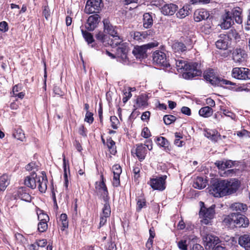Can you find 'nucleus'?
<instances>
[{"instance_id": "16", "label": "nucleus", "mask_w": 250, "mask_h": 250, "mask_svg": "<svg viewBox=\"0 0 250 250\" xmlns=\"http://www.w3.org/2000/svg\"><path fill=\"white\" fill-rule=\"evenodd\" d=\"M111 213V209L109 204L104 203L102 209V213L101 214L99 228L104 225Z\"/></svg>"}, {"instance_id": "54", "label": "nucleus", "mask_w": 250, "mask_h": 250, "mask_svg": "<svg viewBox=\"0 0 250 250\" xmlns=\"http://www.w3.org/2000/svg\"><path fill=\"white\" fill-rule=\"evenodd\" d=\"M124 97L123 98V102L124 103H125L132 96V94L130 91H128L127 89H125L124 90Z\"/></svg>"}, {"instance_id": "13", "label": "nucleus", "mask_w": 250, "mask_h": 250, "mask_svg": "<svg viewBox=\"0 0 250 250\" xmlns=\"http://www.w3.org/2000/svg\"><path fill=\"white\" fill-rule=\"evenodd\" d=\"M233 224L237 227L247 228L249 225V220L248 218L242 214L234 213Z\"/></svg>"}, {"instance_id": "15", "label": "nucleus", "mask_w": 250, "mask_h": 250, "mask_svg": "<svg viewBox=\"0 0 250 250\" xmlns=\"http://www.w3.org/2000/svg\"><path fill=\"white\" fill-rule=\"evenodd\" d=\"M100 17L98 14L90 16L86 22L85 28L89 31H93L100 22Z\"/></svg>"}, {"instance_id": "52", "label": "nucleus", "mask_w": 250, "mask_h": 250, "mask_svg": "<svg viewBox=\"0 0 250 250\" xmlns=\"http://www.w3.org/2000/svg\"><path fill=\"white\" fill-rule=\"evenodd\" d=\"M137 210L138 211L141 210V209L146 206V200L144 199L140 198L138 199L137 203Z\"/></svg>"}, {"instance_id": "35", "label": "nucleus", "mask_w": 250, "mask_h": 250, "mask_svg": "<svg viewBox=\"0 0 250 250\" xmlns=\"http://www.w3.org/2000/svg\"><path fill=\"white\" fill-rule=\"evenodd\" d=\"M205 136L212 141L216 142L221 135L215 130H209L206 131Z\"/></svg>"}, {"instance_id": "58", "label": "nucleus", "mask_w": 250, "mask_h": 250, "mask_svg": "<svg viewBox=\"0 0 250 250\" xmlns=\"http://www.w3.org/2000/svg\"><path fill=\"white\" fill-rule=\"evenodd\" d=\"M94 118L93 117V114L91 112L87 111L85 114L84 121L89 124H92L93 122Z\"/></svg>"}, {"instance_id": "29", "label": "nucleus", "mask_w": 250, "mask_h": 250, "mask_svg": "<svg viewBox=\"0 0 250 250\" xmlns=\"http://www.w3.org/2000/svg\"><path fill=\"white\" fill-rule=\"evenodd\" d=\"M215 165L219 169L224 170L232 167L234 165V162L231 160L218 161L215 163Z\"/></svg>"}, {"instance_id": "57", "label": "nucleus", "mask_w": 250, "mask_h": 250, "mask_svg": "<svg viewBox=\"0 0 250 250\" xmlns=\"http://www.w3.org/2000/svg\"><path fill=\"white\" fill-rule=\"evenodd\" d=\"M194 41H193L192 38L190 37H187L186 39L185 40V44L187 46V49L191 48L192 47L193 42Z\"/></svg>"}, {"instance_id": "7", "label": "nucleus", "mask_w": 250, "mask_h": 250, "mask_svg": "<svg viewBox=\"0 0 250 250\" xmlns=\"http://www.w3.org/2000/svg\"><path fill=\"white\" fill-rule=\"evenodd\" d=\"M231 76L238 80H250V69L245 67L233 68L231 71Z\"/></svg>"}, {"instance_id": "53", "label": "nucleus", "mask_w": 250, "mask_h": 250, "mask_svg": "<svg viewBox=\"0 0 250 250\" xmlns=\"http://www.w3.org/2000/svg\"><path fill=\"white\" fill-rule=\"evenodd\" d=\"M95 37L97 40L100 41L103 43L104 42L105 40L107 37L106 35L102 31H99L97 34H96Z\"/></svg>"}, {"instance_id": "56", "label": "nucleus", "mask_w": 250, "mask_h": 250, "mask_svg": "<svg viewBox=\"0 0 250 250\" xmlns=\"http://www.w3.org/2000/svg\"><path fill=\"white\" fill-rule=\"evenodd\" d=\"M42 14L47 21L49 20L50 16V11L48 6L43 7Z\"/></svg>"}, {"instance_id": "23", "label": "nucleus", "mask_w": 250, "mask_h": 250, "mask_svg": "<svg viewBox=\"0 0 250 250\" xmlns=\"http://www.w3.org/2000/svg\"><path fill=\"white\" fill-rule=\"evenodd\" d=\"M209 17V13L204 9L196 10L194 13V20L196 22H199L202 20H207Z\"/></svg>"}, {"instance_id": "55", "label": "nucleus", "mask_w": 250, "mask_h": 250, "mask_svg": "<svg viewBox=\"0 0 250 250\" xmlns=\"http://www.w3.org/2000/svg\"><path fill=\"white\" fill-rule=\"evenodd\" d=\"M223 114L227 117H230L231 119L233 120H236V115L228 109H223Z\"/></svg>"}, {"instance_id": "39", "label": "nucleus", "mask_w": 250, "mask_h": 250, "mask_svg": "<svg viewBox=\"0 0 250 250\" xmlns=\"http://www.w3.org/2000/svg\"><path fill=\"white\" fill-rule=\"evenodd\" d=\"M106 144L110 153L112 155H115L117 152L115 142L111 137H109L107 139Z\"/></svg>"}, {"instance_id": "63", "label": "nucleus", "mask_w": 250, "mask_h": 250, "mask_svg": "<svg viewBox=\"0 0 250 250\" xmlns=\"http://www.w3.org/2000/svg\"><path fill=\"white\" fill-rule=\"evenodd\" d=\"M142 136L145 138H147L150 136V132L147 127L143 128L142 131Z\"/></svg>"}, {"instance_id": "36", "label": "nucleus", "mask_w": 250, "mask_h": 250, "mask_svg": "<svg viewBox=\"0 0 250 250\" xmlns=\"http://www.w3.org/2000/svg\"><path fill=\"white\" fill-rule=\"evenodd\" d=\"M172 47L175 52H183L187 50V46L181 42L174 43Z\"/></svg>"}, {"instance_id": "2", "label": "nucleus", "mask_w": 250, "mask_h": 250, "mask_svg": "<svg viewBox=\"0 0 250 250\" xmlns=\"http://www.w3.org/2000/svg\"><path fill=\"white\" fill-rule=\"evenodd\" d=\"M103 23L104 32L114 38L108 44L113 47L119 45L123 42V40L119 36L117 27L112 25L107 19L104 20Z\"/></svg>"}, {"instance_id": "6", "label": "nucleus", "mask_w": 250, "mask_h": 250, "mask_svg": "<svg viewBox=\"0 0 250 250\" xmlns=\"http://www.w3.org/2000/svg\"><path fill=\"white\" fill-rule=\"evenodd\" d=\"M158 45V42H153L141 46H137L134 47L132 53L137 58H144L146 56V52L148 49L157 46Z\"/></svg>"}, {"instance_id": "34", "label": "nucleus", "mask_w": 250, "mask_h": 250, "mask_svg": "<svg viewBox=\"0 0 250 250\" xmlns=\"http://www.w3.org/2000/svg\"><path fill=\"white\" fill-rule=\"evenodd\" d=\"M226 35L227 38H228L230 41L231 40H233L235 42H237L239 41L240 39V36L235 29H230L228 31L227 35Z\"/></svg>"}, {"instance_id": "21", "label": "nucleus", "mask_w": 250, "mask_h": 250, "mask_svg": "<svg viewBox=\"0 0 250 250\" xmlns=\"http://www.w3.org/2000/svg\"><path fill=\"white\" fill-rule=\"evenodd\" d=\"M132 153H135L138 159L142 161L145 159L147 153V150L143 144L137 145L136 149L132 150Z\"/></svg>"}, {"instance_id": "61", "label": "nucleus", "mask_w": 250, "mask_h": 250, "mask_svg": "<svg viewBox=\"0 0 250 250\" xmlns=\"http://www.w3.org/2000/svg\"><path fill=\"white\" fill-rule=\"evenodd\" d=\"M15 239H16V240L18 243H22L25 240L24 237L21 233H16L15 234Z\"/></svg>"}, {"instance_id": "48", "label": "nucleus", "mask_w": 250, "mask_h": 250, "mask_svg": "<svg viewBox=\"0 0 250 250\" xmlns=\"http://www.w3.org/2000/svg\"><path fill=\"white\" fill-rule=\"evenodd\" d=\"M175 139L174 140V144L178 146H183V141H181V139L183 138L182 134L180 132H175L174 134Z\"/></svg>"}, {"instance_id": "4", "label": "nucleus", "mask_w": 250, "mask_h": 250, "mask_svg": "<svg viewBox=\"0 0 250 250\" xmlns=\"http://www.w3.org/2000/svg\"><path fill=\"white\" fill-rule=\"evenodd\" d=\"M226 185L225 180H218L210 188L209 192L214 197H221L227 195Z\"/></svg>"}, {"instance_id": "20", "label": "nucleus", "mask_w": 250, "mask_h": 250, "mask_svg": "<svg viewBox=\"0 0 250 250\" xmlns=\"http://www.w3.org/2000/svg\"><path fill=\"white\" fill-rule=\"evenodd\" d=\"M204 78L212 85H219L220 78L215 75L212 69L206 71L204 74Z\"/></svg>"}, {"instance_id": "19", "label": "nucleus", "mask_w": 250, "mask_h": 250, "mask_svg": "<svg viewBox=\"0 0 250 250\" xmlns=\"http://www.w3.org/2000/svg\"><path fill=\"white\" fill-rule=\"evenodd\" d=\"M39 176L35 172L27 176L24 180V184L32 189H34L37 186Z\"/></svg>"}, {"instance_id": "5", "label": "nucleus", "mask_w": 250, "mask_h": 250, "mask_svg": "<svg viewBox=\"0 0 250 250\" xmlns=\"http://www.w3.org/2000/svg\"><path fill=\"white\" fill-rule=\"evenodd\" d=\"M215 205H212L208 208L201 207L199 215L202 218L201 222L203 224L208 225L211 223L215 214Z\"/></svg>"}, {"instance_id": "47", "label": "nucleus", "mask_w": 250, "mask_h": 250, "mask_svg": "<svg viewBox=\"0 0 250 250\" xmlns=\"http://www.w3.org/2000/svg\"><path fill=\"white\" fill-rule=\"evenodd\" d=\"M176 120V117L172 115H166L163 117L164 122L167 125H170L174 122Z\"/></svg>"}, {"instance_id": "60", "label": "nucleus", "mask_w": 250, "mask_h": 250, "mask_svg": "<svg viewBox=\"0 0 250 250\" xmlns=\"http://www.w3.org/2000/svg\"><path fill=\"white\" fill-rule=\"evenodd\" d=\"M53 92L55 95H58L60 97L62 96L64 92L61 89L60 87L55 85L53 88Z\"/></svg>"}, {"instance_id": "31", "label": "nucleus", "mask_w": 250, "mask_h": 250, "mask_svg": "<svg viewBox=\"0 0 250 250\" xmlns=\"http://www.w3.org/2000/svg\"><path fill=\"white\" fill-rule=\"evenodd\" d=\"M207 181L202 177H197L193 184V187L197 189H203L206 187Z\"/></svg>"}, {"instance_id": "37", "label": "nucleus", "mask_w": 250, "mask_h": 250, "mask_svg": "<svg viewBox=\"0 0 250 250\" xmlns=\"http://www.w3.org/2000/svg\"><path fill=\"white\" fill-rule=\"evenodd\" d=\"M147 99L146 96L141 95L136 99L137 107H145L147 105Z\"/></svg>"}, {"instance_id": "46", "label": "nucleus", "mask_w": 250, "mask_h": 250, "mask_svg": "<svg viewBox=\"0 0 250 250\" xmlns=\"http://www.w3.org/2000/svg\"><path fill=\"white\" fill-rule=\"evenodd\" d=\"M188 7L184 6L178 11L176 15L178 18L183 19L187 16L188 15Z\"/></svg>"}, {"instance_id": "11", "label": "nucleus", "mask_w": 250, "mask_h": 250, "mask_svg": "<svg viewBox=\"0 0 250 250\" xmlns=\"http://www.w3.org/2000/svg\"><path fill=\"white\" fill-rule=\"evenodd\" d=\"M225 180L226 185L227 195L232 194L238 190L240 186V183L237 179L231 178Z\"/></svg>"}, {"instance_id": "32", "label": "nucleus", "mask_w": 250, "mask_h": 250, "mask_svg": "<svg viewBox=\"0 0 250 250\" xmlns=\"http://www.w3.org/2000/svg\"><path fill=\"white\" fill-rule=\"evenodd\" d=\"M148 31L145 32H134L131 36L134 40L138 42H142L146 39L149 35Z\"/></svg>"}, {"instance_id": "59", "label": "nucleus", "mask_w": 250, "mask_h": 250, "mask_svg": "<svg viewBox=\"0 0 250 250\" xmlns=\"http://www.w3.org/2000/svg\"><path fill=\"white\" fill-rule=\"evenodd\" d=\"M118 61L124 64L127 63L128 59L127 57V55L125 53H123V54H121L120 56L118 57Z\"/></svg>"}, {"instance_id": "14", "label": "nucleus", "mask_w": 250, "mask_h": 250, "mask_svg": "<svg viewBox=\"0 0 250 250\" xmlns=\"http://www.w3.org/2000/svg\"><path fill=\"white\" fill-rule=\"evenodd\" d=\"M220 26L222 29H228L234 23L233 20L231 17L229 11L225 10V13L221 17Z\"/></svg>"}, {"instance_id": "62", "label": "nucleus", "mask_w": 250, "mask_h": 250, "mask_svg": "<svg viewBox=\"0 0 250 250\" xmlns=\"http://www.w3.org/2000/svg\"><path fill=\"white\" fill-rule=\"evenodd\" d=\"M179 248L182 250H187V245L186 240H181L178 243Z\"/></svg>"}, {"instance_id": "40", "label": "nucleus", "mask_w": 250, "mask_h": 250, "mask_svg": "<svg viewBox=\"0 0 250 250\" xmlns=\"http://www.w3.org/2000/svg\"><path fill=\"white\" fill-rule=\"evenodd\" d=\"M13 137L21 142H23L25 140V137L23 130L21 128L15 129L13 133Z\"/></svg>"}, {"instance_id": "44", "label": "nucleus", "mask_w": 250, "mask_h": 250, "mask_svg": "<svg viewBox=\"0 0 250 250\" xmlns=\"http://www.w3.org/2000/svg\"><path fill=\"white\" fill-rule=\"evenodd\" d=\"M38 220L40 222H47L49 220V217L42 210H39L37 212Z\"/></svg>"}, {"instance_id": "51", "label": "nucleus", "mask_w": 250, "mask_h": 250, "mask_svg": "<svg viewBox=\"0 0 250 250\" xmlns=\"http://www.w3.org/2000/svg\"><path fill=\"white\" fill-rule=\"evenodd\" d=\"M47 222H43L39 221L38 223V229L41 232L45 231L48 228Z\"/></svg>"}, {"instance_id": "45", "label": "nucleus", "mask_w": 250, "mask_h": 250, "mask_svg": "<svg viewBox=\"0 0 250 250\" xmlns=\"http://www.w3.org/2000/svg\"><path fill=\"white\" fill-rule=\"evenodd\" d=\"M60 221L61 222L62 224L61 229L64 230L68 226L67 215L65 213L62 214L60 216Z\"/></svg>"}, {"instance_id": "26", "label": "nucleus", "mask_w": 250, "mask_h": 250, "mask_svg": "<svg viewBox=\"0 0 250 250\" xmlns=\"http://www.w3.org/2000/svg\"><path fill=\"white\" fill-rule=\"evenodd\" d=\"M178 6L173 3L165 4L161 8V12L165 15H172L177 10Z\"/></svg>"}, {"instance_id": "3", "label": "nucleus", "mask_w": 250, "mask_h": 250, "mask_svg": "<svg viewBox=\"0 0 250 250\" xmlns=\"http://www.w3.org/2000/svg\"><path fill=\"white\" fill-rule=\"evenodd\" d=\"M201 236L206 250H214V248L221 242L217 236L211 234L207 233L204 231L201 232Z\"/></svg>"}, {"instance_id": "18", "label": "nucleus", "mask_w": 250, "mask_h": 250, "mask_svg": "<svg viewBox=\"0 0 250 250\" xmlns=\"http://www.w3.org/2000/svg\"><path fill=\"white\" fill-rule=\"evenodd\" d=\"M112 170L114 175L112 184L114 187H117L120 185V176L122 173V168L119 165L116 164L113 166Z\"/></svg>"}, {"instance_id": "8", "label": "nucleus", "mask_w": 250, "mask_h": 250, "mask_svg": "<svg viewBox=\"0 0 250 250\" xmlns=\"http://www.w3.org/2000/svg\"><path fill=\"white\" fill-rule=\"evenodd\" d=\"M166 175L157 177L156 178L151 179L148 182L151 187L154 190L163 191L166 188Z\"/></svg>"}, {"instance_id": "49", "label": "nucleus", "mask_w": 250, "mask_h": 250, "mask_svg": "<svg viewBox=\"0 0 250 250\" xmlns=\"http://www.w3.org/2000/svg\"><path fill=\"white\" fill-rule=\"evenodd\" d=\"M110 122L112 127L114 129H117L119 125V121L117 117L115 116H111Z\"/></svg>"}, {"instance_id": "43", "label": "nucleus", "mask_w": 250, "mask_h": 250, "mask_svg": "<svg viewBox=\"0 0 250 250\" xmlns=\"http://www.w3.org/2000/svg\"><path fill=\"white\" fill-rule=\"evenodd\" d=\"M81 32L83 37L88 44H91L94 42V39L91 33L85 30H84L83 29H81Z\"/></svg>"}, {"instance_id": "24", "label": "nucleus", "mask_w": 250, "mask_h": 250, "mask_svg": "<svg viewBox=\"0 0 250 250\" xmlns=\"http://www.w3.org/2000/svg\"><path fill=\"white\" fill-rule=\"evenodd\" d=\"M216 47L219 49L226 50L230 45L231 41L227 38L226 35L221 36L216 42Z\"/></svg>"}, {"instance_id": "10", "label": "nucleus", "mask_w": 250, "mask_h": 250, "mask_svg": "<svg viewBox=\"0 0 250 250\" xmlns=\"http://www.w3.org/2000/svg\"><path fill=\"white\" fill-rule=\"evenodd\" d=\"M152 57L154 62L156 64L166 67L169 66V62L164 52L160 50H156L153 53Z\"/></svg>"}, {"instance_id": "33", "label": "nucleus", "mask_w": 250, "mask_h": 250, "mask_svg": "<svg viewBox=\"0 0 250 250\" xmlns=\"http://www.w3.org/2000/svg\"><path fill=\"white\" fill-rule=\"evenodd\" d=\"M213 111L211 107L207 106L201 108L199 111V114L201 116L207 118L211 116Z\"/></svg>"}, {"instance_id": "38", "label": "nucleus", "mask_w": 250, "mask_h": 250, "mask_svg": "<svg viewBox=\"0 0 250 250\" xmlns=\"http://www.w3.org/2000/svg\"><path fill=\"white\" fill-rule=\"evenodd\" d=\"M156 142L159 146L164 147L166 150H170L169 148V142L165 138L163 137H157Z\"/></svg>"}, {"instance_id": "50", "label": "nucleus", "mask_w": 250, "mask_h": 250, "mask_svg": "<svg viewBox=\"0 0 250 250\" xmlns=\"http://www.w3.org/2000/svg\"><path fill=\"white\" fill-rule=\"evenodd\" d=\"M233 214H234V213H231L229 215L226 216L223 220V222L226 225H230L231 223H233Z\"/></svg>"}, {"instance_id": "42", "label": "nucleus", "mask_w": 250, "mask_h": 250, "mask_svg": "<svg viewBox=\"0 0 250 250\" xmlns=\"http://www.w3.org/2000/svg\"><path fill=\"white\" fill-rule=\"evenodd\" d=\"M63 172H64V178L66 186L67 187V183L68 182L67 179V169L68 170V172L69 173V167L68 161H66L65 159V157L64 155H63Z\"/></svg>"}, {"instance_id": "27", "label": "nucleus", "mask_w": 250, "mask_h": 250, "mask_svg": "<svg viewBox=\"0 0 250 250\" xmlns=\"http://www.w3.org/2000/svg\"><path fill=\"white\" fill-rule=\"evenodd\" d=\"M37 185L40 191L44 193L47 189V179L45 174L42 172V175L39 176Z\"/></svg>"}, {"instance_id": "64", "label": "nucleus", "mask_w": 250, "mask_h": 250, "mask_svg": "<svg viewBox=\"0 0 250 250\" xmlns=\"http://www.w3.org/2000/svg\"><path fill=\"white\" fill-rule=\"evenodd\" d=\"M106 250H116V245L114 242H108L106 246Z\"/></svg>"}, {"instance_id": "12", "label": "nucleus", "mask_w": 250, "mask_h": 250, "mask_svg": "<svg viewBox=\"0 0 250 250\" xmlns=\"http://www.w3.org/2000/svg\"><path fill=\"white\" fill-rule=\"evenodd\" d=\"M102 0H88L84 11L87 14L97 13L100 9Z\"/></svg>"}, {"instance_id": "28", "label": "nucleus", "mask_w": 250, "mask_h": 250, "mask_svg": "<svg viewBox=\"0 0 250 250\" xmlns=\"http://www.w3.org/2000/svg\"><path fill=\"white\" fill-rule=\"evenodd\" d=\"M238 243L246 250H250V235L245 234L241 235L239 238Z\"/></svg>"}, {"instance_id": "17", "label": "nucleus", "mask_w": 250, "mask_h": 250, "mask_svg": "<svg viewBox=\"0 0 250 250\" xmlns=\"http://www.w3.org/2000/svg\"><path fill=\"white\" fill-rule=\"evenodd\" d=\"M229 208L234 213L242 214L248 210L247 205L241 202L233 203L229 205Z\"/></svg>"}, {"instance_id": "9", "label": "nucleus", "mask_w": 250, "mask_h": 250, "mask_svg": "<svg viewBox=\"0 0 250 250\" xmlns=\"http://www.w3.org/2000/svg\"><path fill=\"white\" fill-rule=\"evenodd\" d=\"M101 180L96 183V188L98 192L100 194L104 203L109 204V197L108 196L107 188L104 183L103 176L101 175Z\"/></svg>"}, {"instance_id": "41", "label": "nucleus", "mask_w": 250, "mask_h": 250, "mask_svg": "<svg viewBox=\"0 0 250 250\" xmlns=\"http://www.w3.org/2000/svg\"><path fill=\"white\" fill-rule=\"evenodd\" d=\"M9 184L8 176L6 175H2L0 177V190L4 191Z\"/></svg>"}, {"instance_id": "25", "label": "nucleus", "mask_w": 250, "mask_h": 250, "mask_svg": "<svg viewBox=\"0 0 250 250\" xmlns=\"http://www.w3.org/2000/svg\"><path fill=\"white\" fill-rule=\"evenodd\" d=\"M242 10L240 7L234 8L229 11V14L233 20L238 24H241L243 22V16L242 15Z\"/></svg>"}, {"instance_id": "30", "label": "nucleus", "mask_w": 250, "mask_h": 250, "mask_svg": "<svg viewBox=\"0 0 250 250\" xmlns=\"http://www.w3.org/2000/svg\"><path fill=\"white\" fill-rule=\"evenodd\" d=\"M153 23L152 15L148 13L143 15V26L146 28L151 27Z\"/></svg>"}, {"instance_id": "22", "label": "nucleus", "mask_w": 250, "mask_h": 250, "mask_svg": "<svg viewBox=\"0 0 250 250\" xmlns=\"http://www.w3.org/2000/svg\"><path fill=\"white\" fill-rule=\"evenodd\" d=\"M232 59L236 63H241L245 61L246 54L241 48L234 49L232 53Z\"/></svg>"}, {"instance_id": "1", "label": "nucleus", "mask_w": 250, "mask_h": 250, "mask_svg": "<svg viewBox=\"0 0 250 250\" xmlns=\"http://www.w3.org/2000/svg\"><path fill=\"white\" fill-rule=\"evenodd\" d=\"M175 64L178 70L186 71L183 74L185 79H191L202 73L199 69V65L197 62H188L182 59H178L176 60Z\"/></svg>"}]
</instances>
